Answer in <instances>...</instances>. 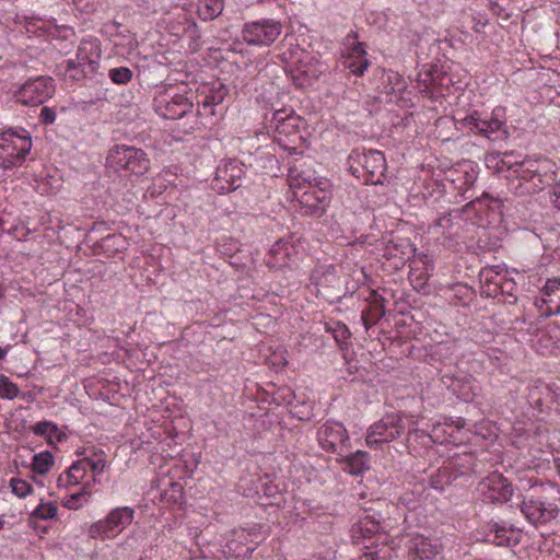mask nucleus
<instances>
[{
    "mask_svg": "<svg viewBox=\"0 0 560 560\" xmlns=\"http://www.w3.org/2000/svg\"><path fill=\"white\" fill-rule=\"evenodd\" d=\"M510 171L509 189L520 196L539 192L549 187L556 178V164L545 156H527L521 162L508 163Z\"/></svg>",
    "mask_w": 560,
    "mask_h": 560,
    "instance_id": "obj_1",
    "label": "nucleus"
},
{
    "mask_svg": "<svg viewBox=\"0 0 560 560\" xmlns=\"http://www.w3.org/2000/svg\"><path fill=\"white\" fill-rule=\"evenodd\" d=\"M289 186L302 215L322 217L331 198V184L327 178H315L311 174L295 173L292 170Z\"/></svg>",
    "mask_w": 560,
    "mask_h": 560,
    "instance_id": "obj_2",
    "label": "nucleus"
},
{
    "mask_svg": "<svg viewBox=\"0 0 560 560\" xmlns=\"http://www.w3.org/2000/svg\"><path fill=\"white\" fill-rule=\"evenodd\" d=\"M74 454L78 458L57 478L56 486L59 490L69 491L83 481L100 482L101 475L107 468V454L98 446H84Z\"/></svg>",
    "mask_w": 560,
    "mask_h": 560,
    "instance_id": "obj_3",
    "label": "nucleus"
},
{
    "mask_svg": "<svg viewBox=\"0 0 560 560\" xmlns=\"http://www.w3.org/2000/svg\"><path fill=\"white\" fill-rule=\"evenodd\" d=\"M270 128L273 129V139L280 148L285 149L291 154L301 152L305 142L302 135L305 121L293 109L280 108L272 112Z\"/></svg>",
    "mask_w": 560,
    "mask_h": 560,
    "instance_id": "obj_4",
    "label": "nucleus"
},
{
    "mask_svg": "<svg viewBox=\"0 0 560 560\" xmlns=\"http://www.w3.org/2000/svg\"><path fill=\"white\" fill-rule=\"evenodd\" d=\"M457 124L490 141L505 140L509 136L504 107H497L489 114L472 110L464 118L457 119Z\"/></svg>",
    "mask_w": 560,
    "mask_h": 560,
    "instance_id": "obj_5",
    "label": "nucleus"
},
{
    "mask_svg": "<svg viewBox=\"0 0 560 560\" xmlns=\"http://www.w3.org/2000/svg\"><path fill=\"white\" fill-rule=\"evenodd\" d=\"M32 147L31 133L25 128L10 127L0 131V167L12 170L23 165Z\"/></svg>",
    "mask_w": 560,
    "mask_h": 560,
    "instance_id": "obj_6",
    "label": "nucleus"
},
{
    "mask_svg": "<svg viewBox=\"0 0 560 560\" xmlns=\"http://www.w3.org/2000/svg\"><path fill=\"white\" fill-rule=\"evenodd\" d=\"M349 170L354 177L362 179L365 185L383 183L386 161L378 150L353 149L348 158Z\"/></svg>",
    "mask_w": 560,
    "mask_h": 560,
    "instance_id": "obj_7",
    "label": "nucleus"
},
{
    "mask_svg": "<svg viewBox=\"0 0 560 560\" xmlns=\"http://www.w3.org/2000/svg\"><path fill=\"white\" fill-rule=\"evenodd\" d=\"M106 165L125 176H141L149 171L147 153L137 147L116 145L106 155Z\"/></svg>",
    "mask_w": 560,
    "mask_h": 560,
    "instance_id": "obj_8",
    "label": "nucleus"
},
{
    "mask_svg": "<svg viewBox=\"0 0 560 560\" xmlns=\"http://www.w3.org/2000/svg\"><path fill=\"white\" fill-rule=\"evenodd\" d=\"M135 518V510L129 506L113 509L102 520L96 521L88 530L94 539H112L128 527Z\"/></svg>",
    "mask_w": 560,
    "mask_h": 560,
    "instance_id": "obj_9",
    "label": "nucleus"
},
{
    "mask_svg": "<svg viewBox=\"0 0 560 560\" xmlns=\"http://www.w3.org/2000/svg\"><path fill=\"white\" fill-rule=\"evenodd\" d=\"M283 32V24L275 19L262 18L247 22L242 28L244 43L253 47H270Z\"/></svg>",
    "mask_w": 560,
    "mask_h": 560,
    "instance_id": "obj_10",
    "label": "nucleus"
},
{
    "mask_svg": "<svg viewBox=\"0 0 560 560\" xmlns=\"http://www.w3.org/2000/svg\"><path fill=\"white\" fill-rule=\"evenodd\" d=\"M55 92L54 79L48 75H39L21 84L15 92V98L24 106H40L48 102Z\"/></svg>",
    "mask_w": 560,
    "mask_h": 560,
    "instance_id": "obj_11",
    "label": "nucleus"
},
{
    "mask_svg": "<svg viewBox=\"0 0 560 560\" xmlns=\"http://www.w3.org/2000/svg\"><path fill=\"white\" fill-rule=\"evenodd\" d=\"M154 108L165 119H179L192 108V102L177 88H163L154 98Z\"/></svg>",
    "mask_w": 560,
    "mask_h": 560,
    "instance_id": "obj_12",
    "label": "nucleus"
},
{
    "mask_svg": "<svg viewBox=\"0 0 560 560\" xmlns=\"http://www.w3.org/2000/svg\"><path fill=\"white\" fill-rule=\"evenodd\" d=\"M405 432L402 417L399 413H390L372 424L365 434V445L377 450L382 444L390 443Z\"/></svg>",
    "mask_w": 560,
    "mask_h": 560,
    "instance_id": "obj_13",
    "label": "nucleus"
},
{
    "mask_svg": "<svg viewBox=\"0 0 560 560\" xmlns=\"http://www.w3.org/2000/svg\"><path fill=\"white\" fill-rule=\"evenodd\" d=\"M341 65L355 77H362L366 68L371 66L365 45L359 42L358 35L354 32L347 34L343 38Z\"/></svg>",
    "mask_w": 560,
    "mask_h": 560,
    "instance_id": "obj_14",
    "label": "nucleus"
},
{
    "mask_svg": "<svg viewBox=\"0 0 560 560\" xmlns=\"http://www.w3.org/2000/svg\"><path fill=\"white\" fill-rule=\"evenodd\" d=\"M320 448L327 453L342 455L349 447L350 438L341 422L328 420L320 424L316 432Z\"/></svg>",
    "mask_w": 560,
    "mask_h": 560,
    "instance_id": "obj_15",
    "label": "nucleus"
},
{
    "mask_svg": "<svg viewBox=\"0 0 560 560\" xmlns=\"http://www.w3.org/2000/svg\"><path fill=\"white\" fill-rule=\"evenodd\" d=\"M245 175L244 165L236 159H228L217 166L211 187L219 194H225L238 189Z\"/></svg>",
    "mask_w": 560,
    "mask_h": 560,
    "instance_id": "obj_16",
    "label": "nucleus"
},
{
    "mask_svg": "<svg viewBox=\"0 0 560 560\" xmlns=\"http://www.w3.org/2000/svg\"><path fill=\"white\" fill-rule=\"evenodd\" d=\"M405 547L409 560H432L444 549L441 537L423 534H408Z\"/></svg>",
    "mask_w": 560,
    "mask_h": 560,
    "instance_id": "obj_17",
    "label": "nucleus"
},
{
    "mask_svg": "<svg viewBox=\"0 0 560 560\" xmlns=\"http://www.w3.org/2000/svg\"><path fill=\"white\" fill-rule=\"evenodd\" d=\"M477 491L483 501L508 502L513 493L509 480L501 472H490L478 483Z\"/></svg>",
    "mask_w": 560,
    "mask_h": 560,
    "instance_id": "obj_18",
    "label": "nucleus"
},
{
    "mask_svg": "<svg viewBox=\"0 0 560 560\" xmlns=\"http://www.w3.org/2000/svg\"><path fill=\"white\" fill-rule=\"evenodd\" d=\"M521 511L535 527L547 525L559 514V509L555 503L534 497L524 498Z\"/></svg>",
    "mask_w": 560,
    "mask_h": 560,
    "instance_id": "obj_19",
    "label": "nucleus"
},
{
    "mask_svg": "<svg viewBox=\"0 0 560 560\" xmlns=\"http://www.w3.org/2000/svg\"><path fill=\"white\" fill-rule=\"evenodd\" d=\"M527 401L529 406L540 412L552 409L560 405V393L553 384L535 380L527 386Z\"/></svg>",
    "mask_w": 560,
    "mask_h": 560,
    "instance_id": "obj_20",
    "label": "nucleus"
},
{
    "mask_svg": "<svg viewBox=\"0 0 560 560\" xmlns=\"http://www.w3.org/2000/svg\"><path fill=\"white\" fill-rule=\"evenodd\" d=\"M466 420L464 418L445 417L442 421H438L431 425L429 438L434 443L446 444L463 443L464 436L462 431L465 429Z\"/></svg>",
    "mask_w": 560,
    "mask_h": 560,
    "instance_id": "obj_21",
    "label": "nucleus"
},
{
    "mask_svg": "<svg viewBox=\"0 0 560 560\" xmlns=\"http://www.w3.org/2000/svg\"><path fill=\"white\" fill-rule=\"evenodd\" d=\"M535 306L546 317L560 313V278L548 279Z\"/></svg>",
    "mask_w": 560,
    "mask_h": 560,
    "instance_id": "obj_22",
    "label": "nucleus"
},
{
    "mask_svg": "<svg viewBox=\"0 0 560 560\" xmlns=\"http://www.w3.org/2000/svg\"><path fill=\"white\" fill-rule=\"evenodd\" d=\"M482 293L487 296L504 294V287H514V283L506 278V272L499 267H488L480 271Z\"/></svg>",
    "mask_w": 560,
    "mask_h": 560,
    "instance_id": "obj_23",
    "label": "nucleus"
},
{
    "mask_svg": "<svg viewBox=\"0 0 560 560\" xmlns=\"http://www.w3.org/2000/svg\"><path fill=\"white\" fill-rule=\"evenodd\" d=\"M102 57L101 42L93 36H86L81 39L75 55V61L90 71H97Z\"/></svg>",
    "mask_w": 560,
    "mask_h": 560,
    "instance_id": "obj_24",
    "label": "nucleus"
},
{
    "mask_svg": "<svg viewBox=\"0 0 560 560\" xmlns=\"http://www.w3.org/2000/svg\"><path fill=\"white\" fill-rule=\"evenodd\" d=\"M477 177V171L470 164H463L457 168H451L446 175L447 180L453 184V189L458 190L460 195H465L472 187Z\"/></svg>",
    "mask_w": 560,
    "mask_h": 560,
    "instance_id": "obj_25",
    "label": "nucleus"
},
{
    "mask_svg": "<svg viewBox=\"0 0 560 560\" xmlns=\"http://www.w3.org/2000/svg\"><path fill=\"white\" fill-rule=\"evenodd\" d=\"M382 91L385 94V102L397 103L402 100V93L407 89L406 81L398 72L389 70L383 73Z\"/></svg>",
    "mask_w": 560,
    "mask_h": 560,
    "instance_id": "obj_26",
    "label": "nucleus"
},
{
    "mask_svg": "<svg viewBox=\"0 0 560 560\" xmlns=\"http://www.w3.org/2000/svg\"><path fill=\"white\" fill-rule=\"evenodd\" d=\"M292 246L289 242L277 241L266 255V265L271 270H279L290 266Z\"/></svg>",
    "mask_w": 560,
    "mask_h": 560,
    "instance_id": "obj_27",
    "label": "nucleus"
},
{
    "mask_svg": "<svg viewBox=\"0 0 560 560\" xmlns=\"http://www.w3.org/2000/svg\"><path fill=\"white\" fill-rule=\"evenodd\" d=\"M384 299L376 292H371L369 306L361 312V322L365 330H370L384 316Z\"/></svg>",
    "mask_w": 560,
    "mask_h": 560,
    "instance_id": "obj_28",
    "label": "nucleus"
},
{
    "mask_svg": "<svg viewBox=\"0 0 560 560\" xmlns=\"http://www.w3.org/2000/svg\"><path fill=\"white\" fill-rule=\"evenodd\" d=\"M444 464L451 472H455L456 478L477 470V458L472 453H458Z\"/></svg>",
    "mask_w": 560,
    "mask_h": 560,
    "instance_id": "obj_29",
    "label": "nucleus"
},
{
    "mask_svg": "<svg viewBox=\"0 0 560 560\" xmlns=\"http://www.w3.org/2000/svg\"><path fill=\"white\" fill-rule=\"evenodd\" d=\"M342 470L351 475H361L370 469V453L358 451L340 459Z\"/></svg>",
    "mask_w": 560,
    "mask_h": 560,
    "instance_id": "obj_30",
    "label": "nucleus"
},
{
    "mask_svg": "<svg viewBox=\"0 0 560 560\" xmlns=\"http://www.w3.org/2000/svg\"><path fill=\"white\" fill-rule=\"evenodd\" d=\"M32 432L40 438L46 439L47 443L54 445L66 440V434L61 432L58 425L48 420L39 421L32 427Z\"/></svg>",
    "mask_w": 560,
    "mask_h": 560,
    "instance_id": "obj_31",
    "label": "nucleus"
},
{
    "mask_svg": "<svg viewBox=\"0 0 560 560\" xmlns=\"http://www.w3.org/2000/svg\"><path fill=\"white\" fill-rule=\"evenodd\" d=\"M77 487H80L78 492H72L71 494L65 495L61 499V504L65 509H68L71 511H78L91 498V495H92V482L91 481H83L82 483L78 485Z\"/></svg>",
    "mask_w": 560,
    "mask_h": 560,
    "instance_id": "obj_32",
    "label": "nucleus"
},
{
    "mask_svg": "<svg viewBox=\"0 0 560 560\" xmlns=\"http://www.w3.org/2000/svg\"><path fill=\"white\" fill-rule=\"evenodd\" d=\"M116 32L113 33L115 47L122 52H132L138 47L137 35L128 28H121L120 23H114Z\"/></svg>",
    "mask_w": 560,
    "mask_h": 560,
    "instance_id": "obj_33",
    "label": "nucleus"
},
{
    "mask_svg": "<svg viewBox=\"0 0 560 560\" xmlns=\"http://www.w3.org/2000/svg\"><path fill=\"white\" fill-rule=\"evenodd\" d=\"M324 331L330 332L341 350L347 349V342L351 337V330L339 320L324 322Z\"/></svg>",
    "mask_w": 560,
    "mask_h": 560,
    "instance_id": "obj_34",
    "label": "nucleus"
},
{
    "mask_svg": "<svg viewBox=\"0 0 560 560\" xmlns=\"http://www.w3.org/2000/svg\"><path fill=\"white\" fill-rule=\"evenodd\" d=\"M485 540L499 547L510 546L511 534L505 526L498 523L487 525Z\"/></svg>",
    "mask_w": 560,
    "mask_h": 560,
    "instance_id": "obj_35",
    "label": "nucleus"
},
{
    "mask_svg": "<svg viewBox=\"0 0 560 560\" xmlns=\"http://www.w3.org/2000/svg\"><path fill=\"white\" fill-rule=\"evenodd\" d=\"M234 535L245 541L246 548L244 551H238V555H252L258 544L266 538V534H261L255 527L250 529L241 528L236 530Z\"/></svg>",
    "mask_w": 560,
    "mask_h": 560,
    "instance_id": "obj_36",
    "label": "nucleus"
},
{
    "mask_svg": "<svg viewBox=\"0 0 560 560\" xmlns=\"http://www.w3.org/2000/svg\"><path fill=\"white\" fill-rule=\"evenodd\" d=\"M137 4L147 15L150 14H170L172 10L177 8L173 0H138Z\"/></svg>",
    "mask_w": 560,
    "mask_h": 560,
    "instance_id": "obj_37",
    "label": "nucleus"
},
{
    "mask_svg": "<svg viewBox=\"0 0 560 560\" xmlns=\"http://www.w3.org/2000/svg\"><path fill=\"white\" fill-rule=\"evenodd\" d=\"M223 7V0H199V18L202 21H212L222 13Z\"/></svg>",
    "mask_w": 560,
    "mask_h": 560,
    "instance_id": "obj_38",
    "label": "nucleus"
},
{
    "mask_svg": "<svg viewBox=\"0 0 560 560\" xmlns=\"http://www.w3.org/2000/svg\"><path fill=\"white\" fill-rule=\"evenodd\" d=\"M59 511V506L57 501H44L40 500V502L37 504V506L34 509V511L31 514V520H42V521H48V520H55L57 518Z\"/></svg>",
    "mask_w": 560,
    "mask_h": 560,
    "instance_id": "obj_39",
    "label": "nucleus"
},
{
    "mask_svg": "<svg viewBox=\"0 0 560 560\" xmlns=\"http://www.w3.org/2000/svg\"><path fill=\"white\" fill-rule=\"evenodd\" d=\"M296 55V58L292 60V63L295 65L296 77L303 75L306 80L316 78L317 70L308 66V61L312 59L311 54L300 49Z\"/></svg>",
    "mask_w": 560,
    "mask_h": 560,
    "instance_id": "obj_40",
    "label": "nucleus"
},
{
    "mask_svg": "<svg viewBox=\"0 0 560 560\" xmlns=\"http://www.w3.org/2000/svg\"><path fill=\"white\" fill-rule=\"evenodd\" d=\"M55 465V458L51 452H40L34 454L32 458V472L45 475L51 470Z\"/></svg>",
    "mask_w": 560,
    "mask_h": 560,
    "instance_id": "obj_41",
    "label": "nucleus"
},
{
    "mask_svg": "<svg viewBox=\"0 0 560 560\" xmlns=\"http://www.w3.org/2000/svg\"><path fill=\"white\" fill-rule=\"evenodd\" d=\"M456 479V475L451 472L445 464L429 477V485L431 488L442 491L445 486L450 485Z\"/></svg>",
    "mask_w": 560,
    "mask_h": 560,
    "instance_id": "obj_42",
    "label": "nucleus"
},
{
    "mask_svg": "<svg viewBox=\"0 0 560 560\" xmlns=\"http://www.w3.org/2000/svg\"><path fill=\"white\" fill-rule=\"evenodd\" d=\"M423 491L424 487L422 485L416 486L413 490L401 493L398 503L409 511L416 510L421 502Z\"/></svg>",
    "mask_w": 560,
    "mask_h": 560,
    "instance_id": "obj_43",
    "label": "nucleus"
},
{
    "mask_svg": "<svg viewBox=\"0 0 560 560\" xmlns=\"http://www.w3.org/2000/svg\"><path fill=\"white\" fill-rule=\"evenodd\" d=\"M94 73H96V71L86 70L85 67L80 66L79 62L73 59L65 61V74L74 82H79L85 77L92 75Z\"/></svg>",
    "mask_w": 560,
    "mask_h": 560,
    "instance_id": "obj_44",
    "label": "nucleus"
},
{
    "mask_svg": "<svg viewBox=\"0 0 560 560\" xmlns=\"http://www.w3.org/2000/svg\"><path fill=\"white\" fill-rule=\"evenodd\" d=\"M133 75L132 69L126 66L109 68V71H107L109 81L116 85H127L132 81Z\"/></svg>",
    "mask_w": 560,
    "mask_h": 560,
    "instance_id": "obj_45",
    "label": "nucleus"
},
{
    "mask_svg": "<svg viewBox=\"0 0 560 560\" xmlns=\"http://www.w3.org/2000/svg\"><path fill=\"white\" fill-rule=\"evenodd\" d=\"M224 100V93L223 91H212L209 90L207 93H205L203 98L198 101V106H201L203 109V113L213 115V107L217 105L222 104Z\"/></svg>",
    "mask_w": 560,
    "mask_h": 560,
    "instance_id": "obj_46",
    "label": "nucleus"
},
{
    "mask_svg": "<svg viewBox=\"0 0 560 560\" xmlns=\"http://www.w3.org/2000/svg\"><path fill=\"white\" fill-rule=\"evenodd\" d=\"M429 277V271L424 267H411L408 271V280L418 292L425 289Z\"/></svg>",
    "mask_w": 560,
    "mask_h": 560,
    "instance_id": "obj_47",
    "label": "nucleus"
},
{
    "mask_svg": "<svg viewBox=\"0 0 560 560\" xmlns=\"http://www.w3.org/2000/svg\"><path fill=\"white\" fill-rule=\"evenodd\" d=\"M9 487L11 492L20 499L30 497L34 492L32 483L19 477H12L9 481Z\"/></svg>",
    "mask_w": 560,
    "mask_h": 560,
    "instance_id": "obj_48",
    "label": "nucleus"
},
{
    "mask_svg": "<svg viewBox=\"0 0 560 560\" xmlns=\"http://www.w3.org/2000/svg\"><path fill=\"white\" fill-rule=\"evenodd\" d=\"M20 389L5 374H0V397L2 399H14L19 396Z\"/></svg>",
    "mask_w": 560,
    "mask_h": 560,
    "instance_id": "obj_49",
    "label": "nucleus"
},
{
    "mask_svg": "<svg viewBox=\"0 0 560 560\" xmlns=\"http://www.w3.org/2000/svg\"><path fill=\"white\" fill-rule=\"evenodd\" d=\"M417 88L420 93L428 98H434V91L432 90V74L429 72L424 73V77L419 74V79L417 81Z\"/></svg>",
    "mask_w": 560,
    "mask_h": 560,
    "instance_id": "obj_50",
    "label": "nucleus"
},
{
    "mask_svg": "<svg viewBox=\"0 0 560 560\" xmlns=\"http://www.w3.org/2000/svg\"><path fill=\"white\" fill-rule=\"evenodd\" d=\"M448 292L451 293L450 300H464L469 294V289L462 283H456L448 289Z\"/></svg>",
    "mask_w": 560,
    "mask_h": 560,
    "instance_id": "obj_51",
    "label": "nucleus"
},
{
    "mask_svg": "<svg viewBox=\"0 0 560 560\" xmlns=\"http://www.w3.org/2000/svg\"><path fill=\"white\" fill-rule=\"evenodd\" d=\"M14 66L10 61H2L0 63V83L9 82L13 79Z\"/></svg>",
    "mask_w": 560,
    "mask_h": 560,
    "instance_id": "obj_52",
    "label": "nucleus"
},
{
    "mask_svg": "<svg viewBox=\"0 0 560 560\" xmlns=\"http://www.w3.org/2000/svg\"><path fill=\"white\" fill-rule=\"evenodd\" d=\"M39 120L44 125H52L56 121V112L52 107H43L39 113Z\"/></svg>",
    "mask_w": 560,
    "mask_h": 560,
    "instance_id": "obj_53",
    "label": "nucleus"
},
{
    "mask_svg": "<svg viewBox=\"0 0 560 560\" xmlns=\"http://www.w3.org/2000/svg\"><path fill=\"white\" fill-rule=\"evenodd\" d=\"M402 417V423L405 424V430L408 429V432H416L417 427L419 424V416L415 415H406L399 413Z\"/></svg>",
    "mask_w": 560,
    "mask_h": 560,
    "instance_id": "obj_54",
    "label": "nucleus"
},
{
    "mask_svg": "<svg viewBox=\"0 0 560 560\" xmlns=\"http://www.w3.org/2000/svg\"><path fill=\"white\" fill-rule=\"evenodd\" d=\"M553 205L557 209H560V182L553 186Z\"/></svg>",
    "mask_w": 560,
    "mask_h": 560,
    "instance_id": "obj_55",
    "label": "nucleus"
},
{
    "mask_svg": "<svg viewBox=\"0 0 560 560\" xmlns=\"http://www.w3.org/2000/svg\"><path fill=\"white\" fill-rule=\"evenodd\" d=\"M450 221H451L450 215H448V214H444V215H442L441 218H439V219L435 221V225H436L438 228L445 229V228H447V226H448Z\"/></svg>",
    "mask_w": 560,
    "mask_h": 560,
    "instance_id": "obj_56",
    "label": "nucleus"
},
{
    "mask_svg": "<svg viewBox=\"0 0 560 560\" xmlns=\"http://www.w3.org/2000/svg\"><path fill=\"white\" fill-rule=\"evenodd\" d=\"M10 348H11L10 346L7 347V348H0V360H3L7 357V354L9 353Z\"/></svg>",
    "mask_w": 560,
    "mask_h": 560,
    "instance_id": "obj_57",
    "label": "nucleus"
},
{
    "mask_svg": "<svg viewBox=\"0 0 560 560\" xmlns=\"http://www.w3.org/2000/svg\"><path fill=\"white\" fill-rule=\"evenodd\" d=\"M491 11H492L493 13L500 14V12H501V7H500V4H499V3H492V4H491Z\"/></svg>",
    "mask_w": 560,
    "mask_h": 560,
    "instance_id": "obj_58",
    "label": "nucleus"
},
{
    "mask_svg": "<svg viewBox=\"0 0 560 560\" xmlns=\"http://www.w3.org/2000/svg\"><path fill=\"white\" fill-rule=\"evenodd\" d=\"M324 276L326 277H335V269L334 268H328V270L324 271Z\"/></svg>",
    "mask_w": 560,
    "mask_h": 560,
    "instance_id": "obj_59",
    "label": "nucleus"
},
{
    "mask_svg": "<svg viewBox=\"0 0 560 560\" xmlns=\"http://www.w3.org/2000/svg\"><path fill=\"white\" fill-rule=\"evenodd\" d=\"M316 272H317V271H315V272L312 275V278H311V279H312V282L317 287V285H319L320 283H319V281L316 279Z\"/></svg>",
    "mask_w": 560,
    "mask_h": 560,
    "instance_id": "obj_60",
    "label": "nucleus"
},
{
    "mask_svg": "<svg viewBox=\"0 0 560 560\" xmlns=\"http://www.w3.org/2000/svg\"><path fill=\"white\" fill-rule=\"evenodd\" d=\"M4 525H5V516L2 514V515H0V529H3Z\"/></svg>",
    "mask_w": 560,
    "mask_h": 560,
    "instance_id": "obj_61",
    "label": "nucleus"
},
{
    "mask_svg": "<svg viewBox=\"0 0 560 560\" xmlns=\"http://www.w3.org/2000/svg\"><path fill=\"white\" fill-rule=\"evenodd\" d=\"M276 0H257L258 3L260 4H270L272 2H275Z\"/></svg>",
    "mask_w": 560,
    "mask_h": 560,
    "instance_id": "obj_62",
    "label": "nucleus"
},
{
    "mask_svg": "<svg viewBox=\"0 0 560 560\" xmlns=\"http://www.w3.org/2000/svg\"><path fill=\"white\" fill-rule=\"evenodd\" d=\"M513 287H504V293H510Z\"/></svg>",
    "mask_w": 560,
    "mask_h": 560,
    "instance_id": "obj_63",
    "label": "nucleus"
},
{
    "mask_svg": "<svg viewBox=\"0 0 560 560\" xmlns=\"http://www.w3.org/2000/svg\"><path fill=\"white\" fill-rule=\"evenodd\" d=\"M182 11H183V16H184V19H187V13H186V11H185V8H182Z\"/></svg>",
    "mask_w": 560,
    "mask_h": 560,
    "instance_id": "obj_64",
    "label": "nucleus"
}]
</instances>
